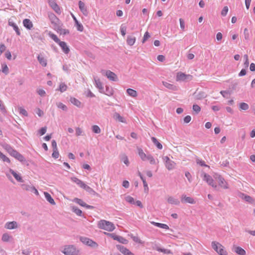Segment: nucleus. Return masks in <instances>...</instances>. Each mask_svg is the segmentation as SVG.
Instances as JSON below:
<instances>
[{
    "mask_svg": "<svg viewBox=\"0 0 255 255\" xmlns=\"http://www.w3.org/2000/svg\"><path fill=\"white\" fill-rule=\"evenodd\" d=\"M98 227L101 229L108 232H112L115 229V225L113 223L105 220H100L98 223Z\"/></svg>",
    "mask_w": 255,
    "mask_h": 255,
    "instance_id": "f257e3e1",
    "label": "nucleus"
},
{
    "mask_svg": "<svg viewBox=\"0 0 255 255\" xmlns=\"http://www.w3.org/2000/svg\"><path fill=\"white\" fill-rule=\"evenodd\" d=\"M61 252L65 255H79V251L74 245L64 246Z\"/></svg>",
    "mask_w": 255,
    "mask_h": 255,
    "instance_id": "f03ea898",
    "label": "nucleus"
},
{
    "mask_svg": "<svg viewBox=\"0 0 255 255\" xmlns=\"http://www.w3.org/2000/svg\"><path fill=\"white\" fill-rule=\"evenodd\" d=\"M5 148L11 156L14 157L18 161L20 162L25 161L24 157L16 150L14 149L10 145H6Z\"/></svg>",
    "mask_w": 255,
    "mask_h": 255,
    "instance_id": "7ed1b4c3",
    "label": "nucleus"
},
{
    "mask_svg": "<svg viewBox=\"0 0 255 255\" xmlns=\"http://www.w3.org/2000/svg\"><path fill=\"white\" fill-rule=\"evenodd\" d=\"M212 247L220 255H227L228 254L224 247L218 242H213L212 243Z\"/></svg>",
    "mask_w": 255,
    "mask_h": 255,
    "instance_id": "20e7f679",
    "label": "nucleus"
},
{
    "mask_svg": "<svg viewBox=\"0 0 255 255\" xmlns=\"http://www.w3.org/2000/svg\"><path fill=\"white\" fill-rule=\"evenodd\" d=\"M214 178L218 181L219 185L224 189H227L229 188V186L227 182L225 179L220 175L215 174Z\"/></svg>",
    "mask_w": 255,
    "mask_h": 255,
    "instance_id": "39448f33",
    "label": "nucleus"
},
{
    "mask_svg": "<svg viewBox=\"0 0 255 255\" xmlns=\"http://www.w3.org/2000/svg\"><path fill=\"white\" fill-rule=\"evenodd\" d=\"M101 73L106 76L111 81H117L118 80V77L115 73L110 70H101Z\"/></svg>",
    "mask_w": 255,
    "mask_h": 255,
    "instance_id": "423d86ee",
    "label": "nucleus"
},
{
    "mask_svg": "<svg viewBox=\"0 0 255 255\" xmlns=\"http://www.w3.org/2000/svg\"><path fill=\"white\" fill-rule=\"evenodd\" d=\"M80 240L84 244L90 247L96 248L98 246L97 243L87 237H81Z\"/></svg>",
    "mask_w": 255,
    "mask_h": 255,
    "instance_id": "0eeeda50",
    "label": "nucleus"
},
{
    "mask_svg": "<svg viewBox=\"0 0 255 255\" xmlns=\"http://www.w3.org/2000/svg\"><path fill=\"white\" fill-rule=\"evenodd\" d=\"M204 180H205L209 185L214 188L217 187V185L215 184L212 177L208 174H204Z\"/></svg>",
    "mask_w": 255,
    "mask_h": 255,
    "instance_id": "6e6552de",
    "label": "nucleus"
},
{
    "mask_svg": "<svg viewBox=\"0 0 255 255\" xmlns=\"http://www.w3.org/2000/svg\"><path fill=\"white\" fill-rule=\"evenodd\" d=\"M164 160H165V166L168 170H171L174 168L175 163L173 161L170 160L167 156L164 157Z\"/></svg>",
    "mask_w": 255,
    "mask_h": 255,
    "instance_id": "1a4fd4ad",
    "label": "nucleus"
},
{
    "mask_svg": "<svg viewBox=\"0 0 255 255\" xmlns=\"http://www.w3.org/2000/svg\"><path fill=\"white\" fill-rule=\"evenodd\" d=\"M95 85L96 87L99 89L100 93H105L104 88L102 83L101 82L100 79L97 77H94Z\"/></svg>",
    "mask_w": 255,
    "mask_h": 255,
    "instance_id": "9d476101",
    "label": "nucleus"
},
{
    "mask_svg": "<svg viewBox=\"0 0 255 255\" xmlns=\"http://www.w3.org/2000/svg\"><path fill=\"white\" fill-rule=\"evenodd\" d=\"M117 249L124 255H134L129 250L122 245H117Z\"/></svg>",
    "mask_w": 255,
    "mask_h": 255,
    "instance_id": "9b49d317",
    "label": "nucleus"
},
{
    "mask_svg": "<svg viewBox=\"0 0 255 255\" xmlns=\"http://www.w3.org/2000/svg\"><path fill=\"white\" fill-rule=\"evenodd\" d=\"M4 228L8 230L15 229L18 228V224L16 221L8 222L5 224Z\"/></svg>",
    "mask_w": 255,
    "mask_h": 255,
    "instance_id": "f8f14e48",
    "label": "nucleus"
},
{
    "mask_svg": "<svg viewBox=\"0 0 255 255\" xmlns=\"http://www.w3.org/2000/svg\"><path fill=\"white\" fill-rule=\"evenodd\" d=\"M73 201L82 207H86L87 209H93V207L91 205H87L82 199L75 198L73 199Z\"/></svg>",
    "mask_w": 255,
    "mask_h": 255,
    "instance_id": "ddd939ff",
    "label": "nucleus"
},
{
    "mask_svg": "<svg viewBox=\"0 0 255 255\" xmlns=\"http://www.w3.org/2000/svg\"><path fill=\"white\" fill-rule=\"evenodd\" d=\"M8 25L12 27L13 30L15 31L16 34L17 35H20L21 34L20 30L18 27V26L11 19H9L8 21Z\"/></svg>",
    "mask_w": 255,
    "mask_h": 255,
    "instance_id": "4468645a",
    "label": "nucleus"
},
{
    "mask_svg": "<svg viewBox=\"0 0 255 255\" xmlns=\"http://www.w3.org/2000/svg\"><path fill=\"white\" fill-rule=\"evenodd\" d=\"M181 201L182 203H188L192 204L195 203V201L193 198L187 197L184 195L182 196Z\"/></svg>",
    "mask_w": 255,
    "mask_h": 255,
    "instance_id": "2eb2a0df",
    "label": "nucleus"
},
{
    "mask_svg": "<svg viewBox=\"0 0 255 255\" xmlns=\"http://www.w3.org/2000/svg\"><path fill=\"white\" fill-rule=\"evenodd\" d=\"M78 4H79V9L81 10V11L83 13V14L84 15L87 16L88 14V11L86 8V7L85 6V3L83 1L80 0L79 1Z\"/></svg>",
    "mask_w": 255,
    "mask_h": 255,
    "instance_id": "dca6fc26",
    "label": "nucleus"
},
{
    "mask_svg": "<svg viewBox=\"0 0 255 255\" xmlns=\"http://www.w3.org/2000/svg\"><path fill=\"white\" fill-rule=\"evenodd\" d=\"M190 77L189 75H186L185 74L179 72L177 73L176 80L177 81H183L185 80L187 77Z\"/></svg>",
    "mask_w": 255,
    "mask_h": 255,
    "instance_id": "f3484780",
    "label": "nucleus"
},
{
    "mask_svg": "<svg viewBox=\"0 0 255 255\" xmlns=\"http://www.w3.org/2000/svg\"><path fill=\"white\" fill-rule=\"evenodd\" d=\"M111 236L114 240H117L119 241L120 243H121L124 244H126L128 243V240L123 238V237L113 234H111Z\"/></svg>",
    "mask_w": 255,
    "mask_h": 255,
    "instance_id": "a211bd4d",
    "label": "nucleus"
},
{
    "mask_svg": "<svg viewBox=\"0 0 255 255\" xmlns=\"http://www.w3.org/2000/svg\"><path fill=\"white\" fill-rule=\"evenodd\" d=\"M58 44L60 46V47L62 48L63 51L65 54H68L69 52L70 49L65 42L60 41L58 43Z\"/></svg>",
    "mask_w": 255,
    "mask_h": 255,
    "instance_id": "6ab92c4d",
    "label": "nucleus"
},
{
    "mask_svg": "<svg viewBox=\"0 0 255 255\" xmlns=\"http://www.w3.org/2000/svg\"><path fill=\"white\" fill-rule=\"evenodd\" d=\"M153 249L156 250V251L162 252L164 254H172V252L170 250L162 249L158 247L156 244H155L154 246L153 247Z\"/></svg>",
    "mask_w": 255,
    "mask_h": 255,
    "instance_id": "aec40b11",
    "label": "nucleus"
},
{
    "mask_svg": "<svg viewBox=\"0 0 255 255\" xmlns=\"http://www.w3.org/2000/svg\"><path fill=\"white\" fill-rule=\"evenodd\" d=\"M23 26L27 29H31L33 27V24L30 19L25 18L23 20Z\"/></svg>",
    "mask_w": 255,
    "mask_h": 255,
    "instance_id": "412c9836",
    "label": "nucleus"
},
{
    "mask_svg": "<svg viewBox=\"0 0 255 255\" xmlns=\"http://www.w3.org/2000/svg\"><path fill=\"white\" fill-rule=\"evenodd\" d=\"M168 203L172 205H178L180 204L179 200L172 196H169L167 198Z\"/></svg>",
    "mask_w": 255,
    "mask_h": 255,
    "instance_id": "4be33fe9",
    "label": "nucleus"
},
{
    "mask_svg": "<svg viewBox=\"0 0 255 255\" xmlns=\"http://www.w3.org/2000/svg\"><path fill=\"white\" fill-rule=\"evenodd\" d=\"M72 16L75 21V25L76 26L77 30L81 31V32L84 29L82 24L78 21V20L77 19L76 17L72 14Z\"/></svg>",
    "mask_w": 255,
    "mask_h": 255,
    "instance_id": "5701e85b",
    "label": "nucleus"
},
{
    "mask_svg": "<svg viewBox=\"0 0 255 255\" xmlns=\"http://www.w3.org/2000/svg\"><path fill=\"white\" fill-rule=\"evenodd\" d=\"M234 252L239 255H246V252L244 249L240 247L234 246Z\"/></svg>",
    "mask_w": 255,
    "mask_h": 255,
    "instance_id": "b1692460",
    "label": "nucleus"
},
{
    "mask_svg": "<svg viewBox=\"0 0 255 255\" xmlns=\"http://www.w3.org/2000/svg\"><path fill=\"white\" fill-rule=\"evenodd\" d=\"M9 171L17 181L19 182H23L22 177L20 176L19 174H17L15 171H14L13 170L11 169H9Z\"/></svg>",
    "mask_w": 255,
    "mask_h": 255,
    "instance_id": "393cba45",
    "label": "nucleus"
},
{
    "mask_svg": "<svg viewBox=\"0 0 255 255\" xmlns=\"http://www.w3.org/2000/svg\"><path fill=\"white\" fill-rule=\"evenodd\" d=\"M138 154L142 161H146L147 158V154H146L143 150L139 147H137Z\"/></svg>",
    "mask_w": 255,
    "mask_h": 255,
    "instance_id": "a878e982",
    "label": "nucleus"
},
{
    "mask_svg": "<svg viewBox=\"0 0 255 255\" xmlns=\"http://www.w3.org/2000/svg\"><path fill=\"white\" fill-rule=\"evenodd\" d=\"M44 196L47 201L52 205H55V202L49 193L46 192H44Z\"/></svg>",
    "mask_w": 255,
    "mask_h": 255,
    "instance_id": "bb28decb",
    "label": "nucleus"
},
{
    "mask_svg": "<svg viewBox=\"0 0 255 255\" xmlns=\"http://www.w3.org/2000/svg\"><path fill=\"white\" fill-rule=\"evenodd\" d=\"M49 4L55 12L57 13H59L60 12L59 6L54 1H49Z\"/></svg>",
    "mask_w": 255,
    "mask_h": 255,
    "instance_id": "cd10ccee",
    "label": "nucleus"
},
{
    "mask_svg": "<svg viewBox=\"0 0 255 255\" xmlns=\"http://www.w3.org/2000/svg\"><path fill=\"white\" fill-rule=\"evenodd\" d=\"M240 197L243 199L245 200L246 201L249 203H252L254 201L253 199L250 196L245 195L244 193H240Z\"/></svg>",
    "mask_w": 255,
    "mask_h": 255,
    "instance_id": "c85d7f7f",
    "label": "nucleus"
},
{
    "mask_svg": "<svg viewBox=\"0 0 255 255\" xmlns=\"http://www.w3.org/2000/svg\"><path fill=\"white\" fill-rule=\"evenodd\" d=\"M135 40L136 38L134 36L128 35L127 37V42L128 45L132 46L134 44Z\"/></svg>",
    "mask_w": 255,
    "mask_h": 255,
    "instance_id": "c756f323",
    "label": "nucleus"
},
{
    "mask_svg": "<svg viewBox=\"0 0 255 255\" xmlns=\"http://www.w3.org/2000/svg\"><path fill=\"white\" fill-rule=\"evenodd\" d=\"M108 96H112L114 94V90L111 87L106 86L105 93H103Z\"/></svg>",
    "mask_w": 255,
    "mask_h": 255,
    "instance_id": "7c9ffc66",
    "label": "nucleus"
},
{
    "mask_svg": "<svg viewBox=\"0 0 255 255\" xmlns=\"http://www.w3.org/2000/svg\"><path fill=\"white\" fill-rule=\"evenodd\" d=\"M146 160H148L151 164H156L158 162V159H155L151 154H147Z\"/></svg>",
    "mask_w": 255,
    "mask_h": 255,
    "instance_id": "2f4dec72",
    "label": "nucleus"
},
{
    "mask_svg": "<svg viewBox=\"0 0 255 255\" xmlns=\"http://www.w3.org/2000/svg\"><path fill=\"white\" fill-rule=\"evenodd\" d=\"M151 224L156 227H159V228H160L162 229H166V230L169 229V227L166 224L159 223H156V222H152Z\"/></svg>",
    "mask_w": 255,
    "mask_h": 255,
    "instance_id": "473e14b6",
    "label": "nucleus"
},
{
    "mask_svg": "<svg viewBox=\"0 0 255 255\" xmlns=\"http://www.w3.org/2000/svg\"><path fill=\"white\" fill-rule=\"evenodd\" d=\"M127 93L129 96L131 97H136L137 96V92L132 89L128 88L127 90Z\"/></svg>",
    "mask_w": 255,
    "mask_h": 255,
    "instance_id": "72a5a7b5",
    "label": "nucleus"
},
{
    "mask_svg": "<svg viewBox=\"0 0 255 255\" xmlns=\"http://www.w3.org/2000/svg\"><path fill=\"white\" fill-rule=\"evenodd\" d=\"M37 60L39 63L43 67H45L47 65V60L42 56L38 55L37 57Z\"/></svg>",
    "mask_w": 255,
    "mask_h": 255,
    "instance_id": "f704fd0d",
    "label": "nucleus"
},
{
    "mask_svg": "<svg viewBox=\"0 0 255 255\" xmlns=\"http://www.w3.org/2000/svg\"><path fill=\"white\" fill-rule=\"evenodd\" d=\"M151 139L154 144L157 147L158 149H161L162 148V144L155 137H152Z\"/></svg>",
    "mask_w": 255,
    "mask_h": 255,
    "instance_id": "c9c22d12",
    "label": "nucleus"
},
{
    "mask_svg": "<svg viewBox=\"0 0 255 255\" xmlns=\"http://www.w3.org/2000/svg\"><path fill=\"white\" fill-rule=\"evenodd\" d=\"M162 84L164 87H165L166 88H167L169 89L172 90H175L176 89V87L175 86H174L173 84H170L168 82L163 81V82H162Z\"/></svg>",
    "mask_w": 255,
    "mask_h": 255,
    "instance_id": "e433bc0d",
    "label": "nucleus"
},
{
    "mask_svg": "<svg viewBox=\"0 0 255 255\" xmlns=\"http://www.w3.org/2000/svg\"><path fill=\"white\" fill-rule=\"evenodd\" d=\"M70 102L77 107H80L81 103L77 99L75 98H71L70 100Z\"/></svg>",
    "mask_w": 255,
    "mask_h": 255,
    "instance_id": "4c0bfd02",
    "label": "nucleus"
},
{
    "mask_svg": "<svg viewBox=\"0 0 255 255\" xmlns=\"http://www.w3.org/2000/svg\"><path fill=\"white\" fill-rule=\"evenodd\" d=\"M72 211L79 216H82V211L75 206H72Z\"/></svg>",
    "mask_w": 255,
    "mask_h": 255,
    "instance_id": "58836bf2",
    "label": "nucleus"
},
{
    "mask_svg": "<svg viewBox=\"0 0 255 255\" xmlns=\"http://www.w3.org/2000/svg\"><path fill=\"white\" fill-rule=\"evenodd\" d=\"M67 89V86L63 82H61L59 84L58 90L60 91L61 93H63L66 91Z\"/></svg>",
    "mask_w": 255,
    "mask_h": 255,
    "instance_id": "ea45409f",
    "label": "nucleus"
},
{
    "mask_svg": "<svg viewBox=\"0 0 255 255\" xmlns=\"http://www.w3.org/2000/svg\"><path fill=\"white\" fill-rule=\"evenodd\" d=\"M92 130L93 132L95 133H100L101 132V130L99 127L97 125H94L92 127Z\"/></svg>",
    "mask_w": 255,
    "mask_h": 255,
    "instance_id": "a19ab883",
    "label": "nucleus"
},
{
    "mask_svg": "<svg viewBox=\"0 0 255 255\" xmlns=\"http://www.w3.org/2000/svg\"><path fill=\"white\" fill-rule=\"evenodd\" d=\"M121 159L127 166L129 165V162L128 157L126 155H123L121 157Z\"/></svg>",
    "mask_w": 255,
    "mask_h": 255,
    "instance_id": "79ce46f5",
    "label": "nucleus"
},
{
    "mask_svg": "<svg viewBox=\"0 0 255 255\" xmlns=\"http://www.w3.org/2000/svg\"><path fill=\"white\" fill-rule=\"evenodd\" d=\"M49 35L51 39H52L56 43H58L60 41L59 39L58 38L56 35L50 32Z\"/></svg>",
    "mask_w": 255,
    "mask_h": 255,
    "instance_id": "37998d69",
    "label": "nucleus"
},
{
    "mask_svg": "<svg viewBox=\"0 0 255 255\" xmlns=\"http://www.w3.org/2000/svg\"><path fill=\"white\" fill-rule=\"evenodd\" d=\"M21 186L23 190L28 191H31V190L33 187L31 184H23L21 185Z\"/></svg>",
    "mask_w": 255,
    "mask_h": 255,
    "instance_id": "c03bdc74",
    "label": "nucleus"
},
{
    "mask_svg": "<svg viewBox=\"0 0 255 255\" xmlns=\"http://www.w3.org/2000/svg\"><path fill=\"white\" fill-rule=\"evenodd\" d=\"M56 105L58 108L62 109L63 111H67L68 110L67 107L62 103H57Z\"/></svg>",
    "mask_w": 255,
    "mask_h": 255,
    "instance_id": "a18cd8bd",
    "label": "nucleus"
},
{
    "mask_svg": "<svg viewBox=\"0 0 255 255\" xmlns=\"http://www.w3.org/2000/svg\"><path fill=\"white\" fill-rule=\"evenodd\" d=\"M0 159H1L4 162H6L7 163H10V161L9 159L4 155L0 151Z\"/></svg>",
    "mask_w": 255,
    "mask_h": 255,
    "instance_id": "49530a36",
    "label": "nucleus"
},
{
    "mask_svg": "<svg viewBox=\"0 0 255 255\" xmlns=\"http://www.w3.org/2000/svg\"><path fill=\"white\" fill-rule=\"evenodd\" d=\"M115 117L117 120H118L120 122L124 123H126V120H125V119L123 117H122L119 114L116 113L115 115Z\"/></svg>",
    "mask_w": 255,
    "mask_h": 255,
    "instance_id": "de8ad7c7",
    "label": "nucleus"
},
{
    "mask_svg": "<svg viewBox=\"0 0 255 255\" xmlns=\"http://www.w3.org/2000/svg\"><path fill=\"white\" fill-rule=\"evenodd\" d=\"M220 94L223 96V97L228 98L229 96L231 94V92L229 90L221 91Z\"/></svg>",
    "mask_w": 255,
    "mask_h": 255,
    "instance_id": "09e8293b",
    "label": "nucleus"
},
{
    "mask_svg": "<svg viewBox=\"0 0 255 255\" xmlns=\"http://www.w3.org/2000/svg\"><path fill=\"white\" fill-rule=\"evenodd\" d=\"M125 200L127 202H128L131 204H134V203H135L134 200L133 198H132V197H131L130 196H126L125 197Z\"/></svg>",
    "mask_w": 255,
    "mask_h": 255,
    "instance_id": "8fccbe9b",
    "label": "nucleus"
},
{
    "mask_svg": "<svg viewBox=\"0 0 255 255\" xmlns=\"http://www.w3.org/2000/svg\"><path fill=\"white\" fill-rule=\"evenodd\" d=\"M20 114L22 115L25 117L28 116V113L27 111L22 107H19L18 108Z\"/></svg>",
    "mask_w": 255,
    "mask_h": 255,
    "instance_id": "3c124183",
    "label": "nucleus"
},
{
    "mask_svg": "<svg viewBox=\"0 0 255 255\" xmlns=\"http://www.w3.org/2000/svg\"><path fill=\"white\" fill-rule=\"evenodd\" d=\"M244 37L246 40H249L250 39V33L247 28L244 29Z\"/></svg>",
    "mask_w": 255,
    "mask_h": 255,
    "instance_id": "603ef678",
    "label": "nucleus"
},
{
    "mask_svg": "<svg viewBox=\"0 0 255 255\" xmlns=\"http://www.w3.org/2000/svg\"><path fill=\"white\" fill-rule=\"evenodd\" d=\"M83 189H85L90 193L94 194L95 193V191L92 188L87 185L86 184H85Z\"/></svg>",
    "mask_w": 255,
    "mask_h": 255,
    "instance_id": "864d4df0",
    "label": "nucleus"
},
{
    "mask_svg": "<svg viewBox=\"0 0 255 255\" xmlns=\"http://www.w3.org/2000/svg\"><path fill=\"white\" fill-rule=\"evenodd\" d=\"M126 29H127L126 26L124 24H122L121 26V27H120V30H121V34L123 36H125L126 34Z\"/></svg>",
    "mask_w": 255,
    "mask_h": 255,
    "instance_id": "5fc2aeb1",
    "label": "nucleus"
},
{
    "mask_svg": "<svg viewBox=\"0 0 255 255\" xmlns=\"http://www.w3.org/2000/svg\"><path fill=\"white\" fill-rule=\"evenodd\" d=\"M249 105L247 103H242L240 105V108L242 110H247L249 109Z\"/></svg>",
    "mask_w": 255,
    "mask_h": 255,
    "instance_id": "6e6d98bb",
    "label": "nucleus"
},
{
    "mask_svg": "<svg viewBox=\"0 0 255 255\" xmlns=\"http://www.w3.org/2000/svg\"><path fill=\"white\" fill-rule=\"evenodd\" d=\"M2 67V72L4 73L5 74H7L8 73V68L6 64H3L1 65Z\"/></svg>",
    "mask_w": 255,
    "mask_h": 255,
    "instance_id": "4d7b16f0",
    "label": "nucleus"
},
{
    "mask_svg": "<svg viewBox=\"0 0 255 255\" xmlns=\"http://www.w3.org/2000/svg\"><path fill=\"white\" fill-rule=\"evenodd\" d=\"M10 237L8 234L5 233L2 235L1 239L3 242H8Z\"/></svg>",
    "mask_w": 255,
    "mask_h": 255,
    "instance_id": "13d9d810",
    "label": "nucleus"
},
{
    "mask_svg": "<svg viewBox=\"0 0 255 255\" xmlns=\"http://www.w3.org/2000/svg\"><path fill=\"white\" fill-rule=\"evenodd\" d=\"M193 110L196 114H198L200 112L201 108L198 105L194 104L193 106Z\"/></svg>",
    "mask_w": 255,
    "mask_h": 255,
    "instance_id": "bf43d9fd",
    "label": "nucleus"
},
{
    "mask_svg": "<svg viewBox=\"0 0 255 255\" xmlns=\"http://www.w3.org/2000/svg\"><path fill=\"white\" fill-rule=\"evenodd\" d=\"M228 10L229 9L227 6H224L221 11V15L223 16H225L228 13Z\"/></svg>",
    "mask_w": 255,
    "mask_h": 255,
    "instance_id": "052dcab7",
    "label": "nucleus"
},
{
    "mask_svg": "<svg viewBox=\"0 0 255 255\" xmlns=\"http://www.w3.org/2000/svg\"><path fill=\"white\" fill-rule=\"evenodd\" d=\"M185 175L186 177L187 178L188 181L191 183L192 181V175L188 171H187L185 173Z\"/></svg>",
    "mask_w": 255,
    "mask_h": 255,
    "instance_id": "680f3d73",
    "label": "nucleus"
},
{
    "mask_svg": "<svg viewBox=\"0 0 255 255\" xmlns=\"http://www.w3.org/2000/svg\"><path fill=\"white\" fill-rule=\"evenodd\" d=\"M48 16L52 23H53L54 22L55 20L57 19V17L54 13H50L49 14Z\"/></svg>",
    "mask_w": 255,
    "mask_h": 255,
    "instance_id": "e2e57ef3",
    "label": "nucleus"
},
{
    "mask_svg": "<svg viewBox=\"0 0 255 255\" xmlns=\"http://www.w3.org/2000/svg\"><path fill=\"white\" fill-rule=\"evenodd\" d=\"M59 155V152L58 151V149L57 150H53V152L52 154V156L54 158H58Z\"/></svg>",
    "mask_w": 255,
    "mask_h": 255,
    "instance_id": "0e129e2a",
    "label": "nucleus"
},
{
    "mask_svg": "<svg viewBox=\"0 0 255 255\" xmlns=\"http://www.w3.org/2000/svg\"><path fill=\"white\" fill-rule=\"evenodd\" d=\"M83 130L82 129L79 127L76 128V134L77 136H80L82 134Z\"/></svg>",
    "mask_w": 255,
    "mask_h": 255,
    "instance_id": "69168bd1",
    "label": "nucleus"
},
{
    "mask_svg": "<svg viewBox=\"0 0 255 255\" xmlns=\"http://www.w3.org/2000/svg\"><path fill=\"white\" fill-rule=\"evenodd\" d=\"M150 37V35L148 32H146L143 36V38L142 39V43H144L145 41Z\"/></svg>",
    "mask_w": 255,
    "mask_h": 255,
    "instance_id": "338daca9",
    "label": "nucleus"
},
{
    "mask_svg": "<svg viewBox=\"0 0 255 255\" xmlns=\"http://www.w3.org/2000/svg\"><path fill=\"white\" fill-rule=\"evenodd\" d=\"M37 93L41 97H44L46 94L45 91L43 89L37 90Z\"/></svg>",
    "mask_w": 255,
    "mask_h": 255,
    "instance_id": "774afa93",
    "label": "nucleus"
}]
</instances>
